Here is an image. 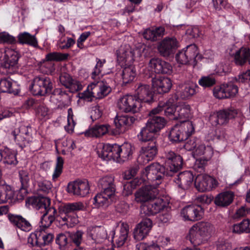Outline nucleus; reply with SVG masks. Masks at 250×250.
I'll use <instances>...</instances> for the list:
<instances>
[{"label":"nucleus","mask_w":250,"mask_h":250,"mask_svg":"<svg viewBox=\"0 0 250 250\" xmlns=\"http://www.w3.org/2000/svg\"><path fill=\"white\" fill-rule=\"evenodd\" d=\"M157 147L155 142L149 143L147 146H143L138 157V162L146 164L154 159L157 153Z\"/></svg>","instance_id":"obj_24"},{"label":"nucleus","mask_w":250,"mask_h":250,"mask_svg":"<svg viewBox=\"0 0 250 250\" xmlns=\"http://www.w3.org/2000/svg\"><path fill=\"white\" fill-rule=\"evenodd\" d=\"M54 236L48 229L42 227L38 228L28 237V243L32 247H42L50 244L53 240Z\"/></svg>","instance_id":"obj_5"},{"label":"nucleus","mask_w":250,"mask_h":250,"mask_svg":"<svg viewBox=\"0 0 250 250\" xmlns=\"http://www.w3.org/2000/svg\"><path fill=\"white\" fill-rule=\"evenodd\" d=\"M18 85L10 78L2 79L0 81V92L17 93Z\"/></svg>","instance_id":"obj_40"},{"label":"nucleus","mask_w":250,"mask_h":250,"mask_svg":"<svg viewBox=\"0 0 250 250\" xmlns=\"http://www.w3.org/2000/svg\"><path fill=\"white\" fill-rule=\"evenodd\" d=\"M165 34L164 27L152 26L146 29L144 33L143 36L145 39L151 42H155L161 38Z\"/></svg>","instance_id":"obj_32"},{"label":"nucleus","mask_w":250,"mask_h":250,"mask_svg":"<svg viewBox=\"0 0 250 250\" xmlns=\"http://www.w3.org/2000/svg\"><path fill=\"white\" fill-rule=\"evenodd\" d=\"M78 97L80 99L85 102H92L93 98L95 97L92 83L88 85L87 88L83 92L78 94Z\"/></svg>","instance_id":"obj_50"},{"label":"nucleus","mask_w":250,"mask_h":250,"mask_svg":"<svg viewBox=\"0 0 250 250\" xmlns=\"http://www.w3.org/2000/svg\"><path fill=\"white\" fill-rule=\"evenodd\" d=\"M125 65V66L123 68L122 72L119 74L121 76V80H118L117 78L115 79L117 81L122 82L123 84H127L133 81L136 72L134 66L131 64Z\"/></svg>","instance_id":"obj_36"},{"label":"nucleus","mask_w":250,"mask_h":250,"mask_svg":"<svg viewBox=\"0 0 250 250\" xmlns=\"http://www.w3.org/2000/svg\"><path fill=\"white\" fill-rule=\"evenodd\" d=\"M152 225V221L150 219H143L134 229L133 234L135 239L140 241L144 239L148 235Z\"/></svg>","instance_id":"obj_21"},{"label":"nucleus","mask_w":250,"mask_h":250,"mask_svg":"<svg viewBox=\"0 0 250 250\" xmlns=\"http://www.w3.org/2000/svg\"><path fill=\"white\" fill-rule=\"evenodd\" d=\"M110 126L107 124L96 125L86 130L85 135L88 137H99L106 134Z\"/></svg>","instance_id":"obj_39"},{"label":"nucleus","mask_w":250,"mask_h":250,"mask_svg":"<svg viewBox=\"0 0 250 250\" xmlns=\"http://www.w3.org/2000/svg\"><path fill=\"white\" fill-rule=\"evenodd\" d=\"M95 97L102 99L107 96L111 90L110 87L103 81L92 83Z\"/></svg>","instance_id":"obj_38"},{"label":"nucleus","mask_w":250,"mask_h":250,"mask_svg":"<svg viewBox=\"0 0 250 250\" xmlns=\"http://www.w3.org/2000/svg\"><path fill=\"white\" fill-rule=\"evenodd\" d=\"M155 134V133L149 129L146 125L138 134V138L139 141L146 142L151 140L154 137Z\"/></svg>","instance_id":"obj_48"},{"label":"nucleus","mask_w":250,"mask_h":250,"mask_svg":"<svg viewBox=\"0 0 250 250\" xmlns=\"http://www.w3.org/2000/svg\"><path fill=\"white\" fill-rule=\"evenodd\" d=\"M194 132L192 122L180 123L173 126L169 131L168 138L173 143H179L187 140Z\"/></svg>","instance_id":"obj_4"},{"label":"nucleus","mask_w":250,"mask_h":250,"mask_svg":"<svg viewBox=\"0 0 250 250\" xmlns=\"http://www.w3.org/2000/svg\"><path fill=\"white\" fill-rule=\"evenodd\" d=\"M114 150V144H109L100 145L97 149V154L100 158L104 161H109L115 159V152Z\"/></svg>","instance_id":"obj_33"},{"label":"nucleus","mask_w":250,"mask_h":250,"mask_svg":"<svg viewBox=\"0 0 250 250\" xmlns=\"http://www.w3.org/2000/svg\"><path fill=\"white\" fill-rule=\"evenodd\" d=\"M199 84L204 88L213 86L216 83V80L213 75L202 76L198 81Z\"/></svg>","instance_id":"obj_53"},{"label":"nucleus","mask_w":250,"mask_h":250,"mask_svg":"<svg viewBox=\"0 0 250 250\" xmlns=\"http://www.w3.org/2000/svg\"><path fill=\"white\" fill-rule=\"evenodd\" d=\"M198 88L196 83H182L179 85L176 94L182 99H185L195 94Z\"/></svg>","instance_id":"obj_34"},{"label":"nucleus","mask_w":250,"mask_h":250,"mask_svg":"<svg viewBox=\"0 0 250 250\" xmlns=\"http://www.w3.org/2000/svg\"><path fill=\"white\" fill-rule=\"evenodd\" d=\"M114 195L113 189H106L95 196L93 204L96 208L106 207L110 204Z\"/></svg>","instance_id":"obj_27"},{"label":"nucleus","mask_w":250,"mask_h":250,"mask_svg":"<svg viewBox=\"0 0 250 250\" xmlns=\"http://www.w3.org/2000/svg\"><path fill=\"white\" fill-rule=\"evenodd\" d=\"M69 237V233H60L56 237V242L58 244L60 248L65 247L68 244Z\"/></svg>","instance_id":"obj_64"},{"label":"nucleus","mask_w":250,"mask_h":250,"mask_svg":"<svg viewBox=\"0 0 250 250\" xmlns=\"http://www.w3.org/2000/svg\"><path fill=\"white\" fill-rule=\"evenodd\" d=\"M187 149L193 150V156L196 159L194 168L197 172H201L204 170L205 163L208 161L213 154L211 146H207L200 142L199 140H191L186 145Z\"/></svg>","instance_id":"obj_1"},{"label":"nucleus","mask_w":250,"mask_h":250,"mask_svg":"<svg viewBox=\"0 0 250 250\" xmlns=\"http://www.w3.org/2000/svg\"><path fill=\"white\" fill-rule=\"evenodd\" d=\"M214 96L219 99H226L227 96L224 84L215 86L213 90Z\"/></svg>","instance_id":"obj_62"},{"label":"nucleus","mask_w":250,"mask_h":250,"mask_svg":"<svg viewBox=\"0 0 250 250\" xmlns=\"http://www.w3.org/2000/svg\"><path fill=\"white\" fill-rule=\"evenodd\" d=\"M192 116L190 106L186 103H182L177 105L175 110L174 120H179L181 123H187Z\"/></svg>","instance_id":"obj_30"},{"label":"nucleus","mask_w":250,"mask_h":250,"mask_svg":"<svg viewBox=\"0 0 250 250\" xmlns=\"http://www.w3.org/2000/svg\"><path fill=\"white\" fill-rule=\"evenodd\" d=\"M96 64L94 67V70L92 73V78L93 79H96L97 76L100 75H103L105 74L104 72L102 73L103 67L106 62L105 59H100L96 58Z\"/></svg>","instance_id":"obj_57"},{"label":"nucleus","mask_w":250,"mask_h":250,"mask_svg":"<svg viewBox=\"0 0 250 250\" xmlns=\"http://www.w3.org/2000/svg\"><path fill=\"white\" fill-rule=\"evenodd\" d=\"M226 98H229L234 97L238 92V86L232 83H228L224 84Z\"/></svg>","instance_id":"obj_56"},{"label":"nucleus","mask_w":250,"mask_h":250,"mask_svg":"<svg viewBox=\"0 0 250 250\" xmlns=\"http://www.w3.org/2000/svg\"><path fill=\"white\" fill-rule=\"evenodd\" d=\"M152 85L157 93L164 94L170 91L172 83L171 79L168 77H159L152 79Z\"/></svg>","instance_id":"obj_23"},{"label":"nucleus","mask_w":250,"mask_h":250,"mask_svg":"<svg viewBox=\"0 0 250 250\" xmlns=\"http://www.w3.org/2000/svg\"><path fill=\"white\" fill-rule=\"evenodd\" d=\"M194 185L199 191L205 192L216 188L218 185V182L213 177L205 173H201L196 176Z\"/></svg>","instance_id":"obj_11"},{"label":"nucleus","mask_w":250,"mask_h":250,"mask_svg":"<svg viewBox=\"0 0 250 250\" xmlns=\"http://www.w3.org/2000/svg\"><path fill=\"white\" fill-rule=\"evenodd\" d=\"M40 174L39 173H34V178L38 183V191L42 192L43 194H47L51 191L52 185L51 183L47 180L40 181Z\"/></svg>","instance_id":"obj_45"},{"label":"nucleus","mask_w":250,"mask_h":250,"mask_svg":"<svg viewBox=\"0 0 250 250\" xmlns=\"http://www.w3.org/2000/svg\"><path fill=\"white\" fill-rule=\"evenodd\" d=\"M117 59L122 65L132 64L136 58L141 56L140 51L137 49H133L128 44H124L116 51Z\"/></svg>","instance_id":"obj_7"},{"label":"nucleus","mask_w":250,"mask_h":250,"mask_svg":"<svg viewBox=\"0 0 250 250\" xmlns=\"http://www.w3.org/2000/svg\"><path fill=\"white\" fill-rule=\"evenodd\" d=\"M40 69L42 73L46 74H51L55 70L54 64L51 62H49V61H46L44 60L41 62Z\"/></svg>","instance_id":"obj_60"},{"label":"nucleus","mask_w":250,"mask_h":250,"mask_svg":"<svg viewBox=\"0 0 250 250\" xmlns=\"http://www.w3.org/2000/svg\"><path fill=\"white\" fill-rule=\"evenodd\" d=\"M84 205L81 202L62 205L59 208L57 221L61 223L62 225H65L69 222L76 224L78 221L76 213L84 210Z\"/></svg>","instance_id":"obj_2"},{"label":"nucleus","mask_w":250,"mask_h":250,"mask_svg":"<svg viewBox=\"0 0 250 250\" xmlns=\"http://www.w3.org/2000/svg\"><path fill=\"white\" fill-rule=\"evenodd\" d=\"M233 232L237 233L250 232V220L244 219L240 223L234 224Z\"/></svg>","instance_id":"obj_47"},{"label":"nucleus","mask_w":250,"mask_h":250,"mask_svg":"<svg viewBox=\"0 0 250 250\" xmlns=\"http://www.w3.org/2000/svg\"><path fill=\"white\" fill-rule=\"evenodd\" d=\"M148 67L151 72L157 74H170L172 67L170 64L158 58L151 59L148 63Z\"/></svg>","instance_id":"obj_19"},{"label":"nucleus","mask_w":250,"mask_h":250,"mask_svg":"<svg viewBox=\"0 0 250 250\" xmlns=\"http://www.w3.org/2000/svg\"><path fill=\"white\" fill-rule=\"evenodd\" d=\"M233 199V194L230 192H222L216 196L214 203L219 207H225L229 205Z\"/></svg>","instance_id":"obj_41"},{"label":"nucleus","mask_w":250,"mask_h":250,"mask_svg":"<svg viewBox=\"0 0 250 250\" xmlns=\"http://www.w3.org/2000/svg\"><path fill=\"white\" fill-rule=\"evenodd\" d=\"M106 230L100 226L89 227L87 230V238L92 243L100 244L107 238Z\"/></svg>","instance_id":"obj_25"},{"label":"nucleus","mask_w":250,"mask_h":250,"mask_svg":"<svg viewBox=\"0 0 250 250\" xmlns=\"http://www.w3.org/2000/svg\"><path fill=\"white\" fill-rule=\"evenodd\" d=\"M117 107L122 112L135 113L140 110L141 103L135 96L126 95L118 100Z\"/></svg>","instance_id":"obj_9"},{"label":"nucleus","mask_w":250,"mask_h":250,"mask_svg":"<svg viewBox=\"0 0 250 250\" xmlns=\"http://www.w3.org/2000/svg\"><path fill=\"white\" fill-rule=\"evenodd\" d=\"M183 49L186 52L190 62L192 61H194L198 54V50L197 46L194 44H191L188 45Z\"/></svg>","instance_id":"obj_55"},{"label":"nucleus","mask_w":250,"mask_h":250,"mask_svg":"<svg viewBox=\"0 0 250 250\" xmlns=\"http://www.w3.org/2000/svg\"><path fill=\"white\" fill-rule=\"evenodd\" d=\"M158 193V190L153 186H146L136 192L135 199L137 203H147L155 198Z\"/></svg>","instance_id":"obj_16"},{"label":"nucleus","mask_w":250,"mask_h":250,"mask_svg":"<svg viewBox=\"0 0 250 250\" xmlns=\"http://www.w3.org/2000/svg\"><path fill=\"white\" fill-rule=\"evenodd\" d=\"M16 42V38L6 32H0V43L14 44Z\"/></svg>","instance_id":"obj_63"},{"label":"nucleus","mask_w":250,"mask_h":250,"mask_svg":"<svg viewBox=\"0 0 250 250\" xmlns=\"http://www.w3.org/2000/svg\"><path fill=\"white\" fill-rule=\"evenodd\" d=\"M249 56V49L242 47L236 51L234 54V62L237 65H242L246 62Z\"/></svg>","instance_id":"obj_46"},{"label":"nucleus","mask_w":250,"mask_h":250,"mask_svg":"<svg viewBox=\"0 0 250 250\" xmlns=\"http://www.w3.org/2000/svg\"><path fill=\"white\" fill-rule=\"evenodd\" d=\"M179 99V95L177 94H174L166 102L161 101L156 108L153 109L150 112V115L159 114L164 110L165 115L167 116H171L172 119H174V115L176 107L175 104Z\"/></svg>","instance_id":"obj_10"},{"label":"nucleus","mask_w":250,"mask_h":250,"mask_svg":"<svg viewBox=\"0 0 250 250\" xmlns=\"http://www.w3.org/2000/svg\"><path fill=\"white\" fill-rule=\"evenodd\" d=\"M212 227L208 222H200L193 225L187 238L194 246L206 242L210 235Z\"/></svg>","instance_id":"obj_3"},{"label":"nucleus","mask_w":250,"mask_h":250,"mask_svg":"<svg viewBox=\"0 0 250 250\" xmlns=\"http://www.w3.org/2000/svg\"><path fill=\"white\" fill-rule=\"evenodd\" d=\"M179 46V42L175 37H166L159 43L157 48L161 56L168 57Z\"/></svg>","instance_id":"obj_17"},{"label":"nucleus","mask_w":250,"mask_h":250,"mask_svg":"<svg viewBox=\"0 0 250 250\" xmlns=\"http://www.w3.org/2000/svg\"><path fill=\"white\" fill-rule=\"evenodd\" d=\"M89 184L86 179L75 181L67 186L68 192L77 196L85 197L89 193Z\"/></svg>","instance_id":"obj_14"},{"label":"nucleus","mask_w":250,"mask_h":250,"mask_svg":"<svg viewBox=\"0 0 250 250\" xmlns=\"http://www.w3.org/2000/svg\"><path fill=\"white\" fill-rule=\"evenodd\" d=\"M52 88L53 84L49 78L46 76H37L33 79L30 90L34 95L44 96L50 93Z\"/></svg>","instance_id":"obj_8"},{"label":"nucleus","mask_w":250,"mask_h":250,"mask_svg":"<svg viewBox=\"0 0 250 250\" xmlns=\"http://www.w3.org/2000/svg\"><path fill=\"white\" fill-rule=\"evenodd\" d=\"M17 38L19 43L21 44H27L34 47L38 45V42L35 36L27 32L20 33Z\"/></svg>","instance_id":"obj_44"},{"label":"nucleus","mask_w":250,"mask_h":250,"mask_svg":"<svg viewBox=\"0 0 250 250\" xmlns=\"http://www.w3.org/2000/svg\"><path fill=\"white\" fill-rule=\"evenodd\" d=\"M50 198L44 196H32L25 200L27 206H31L36 209H43V212L47 211L48 208H53L50 206Z\"/></svg>","instance_id":"obj_26"},{"label":"nucleus","mask_w":250,"mask_h":250,"mask_svg":"<svg viewBox=\"0 0 250 250\" xmlns=\"http://www.w3.org/2000/svg\"><path fill=\"white\" fill-rule=\"evenodd\" d=\"M16 141L21 145H28L32 140V129L30 125H21L12 133Z\"/></svg>","instance_id":"obj_18"},{"label":"nucleus","mask_w":250,"mask_h":250,"mask_svg":"<svg viewBox=\"0 0 250 250\" xmlns=\"http://www.w3.org/2000/svg\"><path fill=\"white\" fill-rule=\"evenodd\" d=\"M237 114V110L234 108L225 109L211 115L209 120L213 125H222L227 124L229 119L234 118Z\"/></svg>","instance_id":"obj_13"},{"label":"nucleus","mask_w":250,"mask_h":250,"mask_svg":"<svg viewBox=\"0 0 250 250\" xmlns=\"http://www.w3.org/2000/svg\"><path fill=\"white\" fill-rule=\"evenodd\" d=\"M128 234V229L126 225L123 224L121 227L119 235L114 237L115 247L117 249L124 246L127 240Z\"/></svg>","instance_id":"obj_43"},{"label":"nucleus","mask_w":250,"mask_h":250,"mask_svg":"<svg viewBox=\"0 0 250 250\" xmlns=\"http://www.w3.org/2000/svg\"><path fill=\"white\" fill-rule=\"evenodd\" d=\"M167 203L162 198L152 199L141 206V212L147 215H154L167 208Z\"/></svg>","instance_id":"obj_12"},{"label":"nucleus","mask_w":250,"mask_h":250,"mask_svg":"<svg viewBox=\"0 0 250 250\" xmlns=\"http://www.w3.org/2000/svg\"><path fill=\"white\" fill-rule=\"evenodd\" d=\"M150 118L146 123L147 127L154 131L155 133L162 129L166 125V121L163 117L155 116L156 114H153L150 116Z\"/></svg>","instance_id":"obj_37"},{"label":"nucleus","mask_w":250,"mask_h":250,"mask_svg":"<svg viewBox=\"0 0 250 250\" xmlns=\"http://www.w3.org/2000/svg\"><path fill=\"white\" fill-rule=\"evenodd\" d=\"M67 125L64 126L65 130L68 133H72L75 125V122L73 119V114L72 108H70L67 110Z\"/></svg>","instance_id":"obj_59"},{"label":"nucleus","mask_w":250,"mask_h":250,"mask_svg":"<svg viewBox=\"0 0 250 250\" xmlns=\"http://www.w3.org/2000/svg\"><path fill=\"white\" fill-rule=\"evenodd\" d=\"M8 218L13 225L22 231L29 232L32 229L30 222L21 215L9 214Z\"/></svg>","instance_id":"obj_31"},{"label":"nucleus","mask_w":250,"mask_h":250,"mask_svg":"<svg viewBox=\"0 0 250 250\" xmlns=\"http://www.w3.org/2000/svg\"><path fill=\"white\" fill-rule=\"evenodd\" d=\"M134 118L127 115H117L114 120V124L117 134L124 133L133 124Z\"/></svg>","instance_id":"obj_29"},{"label":"nucleus","mask_w":250,"mask_h":250,"mask_svg":"<svg viewBox=\"0 0 250 250\" xmlns=\"http://www.w3.org/2000/svg\"><path fill=\"white\" fill-rule=\"evenodd\" d=\"M68 54L57 52H51L46 55L44 60L51 62L52 61H62L68 58Z\"/></svg>","instance_id":"obj_51"},{"label":"nucleus","mask_w":250,"mask_h":250,"mask_svg":"<svg viewBox=\"0 0 250 250\" xmlns=\"http://www.w3.org/2000/svg\"><path fill=\"white\" fill-rule=\"evenodd\" d=\"M134 96L141 103H150L153 99V95L149 85L143 83L136 85Z\"/></svg>","instance_id":"obj_20"},{"label":"nucleus","mask_w":250,"mask_h":250,"mask_svg":"<svg viewBox=\"0 0 250 250\" xmlns=\"http://www.w3.org/2000/svg\"><path fill=\"white\" fill-rule=\"evenodd\" d=\"M136 250H161V248L157 243L152 242L149 244H138L136 246Z\"/></svg>","instance_id":"obj_58"},{"label":"nucleus","mask_w":250,"mask_h":250,"mask_svg":"<svg viewBox=\"0 0 250 250\" xmlns=\"http://www.w3.org/2000/svg\"><path fill=\"white\" fill-rule=\"evenodd\" d=\"M166 167L167 172H178L183 166V159L179 155L170 151L166 154Z\"/></svg>","instance_id":"obj_22"},{"label":"nucleus","mask_w":250,"mask_h":250,"mask_svg":"<svg viewBox=\"0 0 250 250\" xmlns=\"http://www.w3.org/2000/svg\"><path fill=\"white\" fill-rule=\"evenodd\" d=\"M114 178L111 176H106L100 180V184L101 185L104 190L105 189H113V193H115V189L113 184Z\"/></svg>","instance_id":"obj_54"},{"label":"nucleus","mask_w":250,"mask_h":250,"mask_svg":"<svg viewBox=\"0 0 250 250\" xmlns=\"http://www.w3.org/2000/svg\"><path fill=\"white\" fill-rule=\"evenodd\" d=\"M177 177V180L180 182L177 184L180 187L188 186L193 181L194 176L193 173H179Z\"/></svg>","instance_id":"obj_49"},{"label":"nucleus","mask_w":250,"mask_h":250,"mask_svg":"<svg viewBox=\"0 0 250 250\" xmlns=\"http://www.w3.org/2000/svg\"><path fill=\"white\" fill-rule=\"evenodd\" d=\"M20 179L21 183V189H26L29 186V182L32 176L29 173H19ZM33 179L35 181L34 177Z\"/></svg>","instance_id":"obj_61"},{"label":"nucleus","mask_w":250,"mask_h":250,"mask_svg":"<svg viewBox=\"0 0 250 250\" xmlns=\"http://www.w3.org/2000/svg\"><path fill=\"white\" fill-rule=\"evenodd\" d=\"M58 214V213L54 208H48L47 211L43 212L41 220V225L39 227L48 229L55 219L57 221Z\"/></svg>","instance_id":"obj_35"},{"label":"nucleus","mask_w":250,"mask_h":250,"mask_svg":"<svg viewBox=\"0 0 250 250\" xmlns=\"http://www.w3.org/2000/svg\"><path fill=\"white\" fill-rule=\"evenodd\" d=\"M4 53L3 58L0 60L1 66L6 70L7 73H14L19 68L20 53L16 49L7 47L5 49Z\"/></svg>","instance_id":"obj_6"},{"label":"nucleus","mask_w":250,"mask_h":250,"mask_svg":"<svg viewBox=\"0 0 250 250\" xmlns=\"http://www.w3.org/2000/svg\"><path fill=\"white\" fill-rule=\"evenodd\" d=\"M134 150V147L130 143H124L122 146L114 144V151L116 159L120 158L125 161L130 159Z\"/></svg>","instance_id":"obj_28"},{"label":"nucleus","mask_w":250,"mask_h":250,"mask_svg":"<svg viewBox=\"0 0 250 250\" xmlns=\"http://www.w3.org/2000/svg\"><path fill=\"white\" fill-rule=\"evenodd\" d=\"M16 155L14 150L6 146L0 156V160L4 164L15 165L18 162Z\"/></svg>","instance_id":"obj_42"},{"label":"nucleus","mask_w":250,"mask_h":250,"mask_svg":"<svg viewBox=\"0 0 250 250\" xmlns=\"http://www.w3.org/2000/svg\"><path fill=\"white\" fill-rule=\"evenodd\" d=\"M37 116L42 119H48L50 118L51 112L44 104H40L36 109Z\"/></svg>","instance_id":"obj_52"},{"label":"nucleus","mask_w":250,"mask_h":250,"mask_svg":"<svg viewBox=\"0 0 250 250\" xmlns=\"http://www.w3.org/2000/svg\"><path fill=\"white\" fill-rule=\"evenodd\" d=\"M204 214V210L200 206L191 205L183 208L181 215L185 221H196L200 220Z\"/></svg>","instance_id":"obj_15"}]
</instances>
